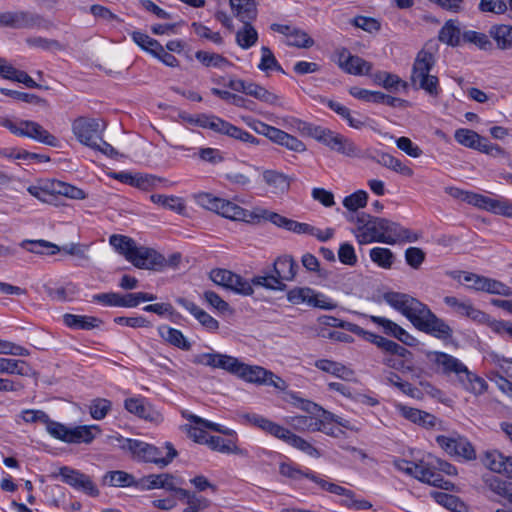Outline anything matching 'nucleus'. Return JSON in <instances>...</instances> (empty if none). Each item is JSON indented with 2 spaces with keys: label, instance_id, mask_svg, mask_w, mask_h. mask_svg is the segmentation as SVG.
<instances>
[{
  "label": "nucleus",
  "instance_id": "nucleus-57",
  "mask_svg": "<svg viewBox=\"0 0 512 512\" xmlns=\"http://www.w3.org/2000/svg\"><path fill=\"white\" fill-rule=\"evenodd\" d=\"M252 284L270 290L284 291L286 289V284L280 282V279L276 278L275 274L256 276L252 279Z\"/></svg>",
  "mask_w": 512,
  "mask_h": 512
},
{
  "label": "nucleus",
  "instance_id": "nucleus-49",
  "mask_svg": "<svg viewBox=\"0 0 512 512\" xmlns=\"http://www.w3.org/2000/svg\"><path fill=\"white\" fill-rule=\"evenodd\" d=\"M368 193L358 190L343 199V206L350 212H357L358 209L367 205Z\"/></svg>",
  "mask_w": 512,
  "mask_h": 512
},
{
  "label": "nucleus",
  "instance_id": "nucleus-35",
  "mask_svg": "<svg viewBox=\"0 0 512 512\" xmlns=\"http://www.w3.org/2000/svg\"><path fill=\"white\" fill-rule=\"evenodd\" d=\"M20 246L34 254L55 255L60 252V247L46 240H24Z\"/></svg>",
  "mask_w": 512,
  "mask_h": 512
},
{
  "label": "nucleus",
  "instance_id": "nucleus-60",
  "mask_svg": "<svg viewBox=\"0 0 512 512\" xmlns=\"http://www.w3.org/2000/svg\"><path fill=\"white\" fill-rule=\"evenodd\" d=\"M225 135H227L231 138H234L236 140H240L244 143L258 145L260 142L259 139L254 137L249 132H247V131L243 130L242 128H239L231 123H229Z\"/></svg>",
  "mask_w": 512,
  "mask_h": 512
},
{
  "label": "nucleus",
  "instance_id": "nucleus-24",
  "mask_svg": "<svg viewBox=\"0 0 512 512\" xmlns=\"http://www.w3.org/2000/svg\"><path fill=\"white\" fill-rule=\"evenodd\" d=\"M315 367L326 372L330 373L335 377H338L345 381H351L354 378V371L339 363L328 359H319L315 362Z\"/></svg>",
  "mask_w": 512,
  "mask_h": 512
},
{
  "label": "nucleus",
  "instance_id": "nucleus-18",
  "mask_svg": "<svg viewBox=\"0 0 512 512\" xmlns=\"http://www.w3.org/2000/svg\"><path fill=\"white\" fill-rule=\"evenodd\" d=\"M124 407L129 413L149 422L159 423L163 419L162 415L144 398H127L124 401Z\"/></svg>",
  "mask_w": 512,
  "mask_h": 512
},
{
  "label": "nucleus",
  "instance_id": "nucleus-63",
  "mask_svg": "<svg viewBox=\"0 0 512 512\" xmlns=\"http://www.w3.org/2000/svg\"><path fill=\"white\" fill-rule=\"evenodd\" d=\"M191 26L197 36L210 40L217 45L223 43V38L219 32H213L207 26L198 22H193Z\"/></svg>",
  "mask_w": 512,
  "mask_h": 512
},
{
  "label": "nucleus",
  "instance_id": "nucleus-13",
  "mask_svg": "<svg viewBox=\"0 0 512 512\" xmlns=\"http://www.w3.org/2000/svg\"><path fill=\"white\" fill-rule=\"evenodd\" d=\"M72 131L77 140L85 146L96 147V140L102 133L101 125L97 119L78 117L72 123Z\"/></svg>",
  "mask_w": 512,
  "mask_h": 512
},
{
  "label": "nucleus",
  "instance_id": "nucleus-2",
  "mask_svg": "<svg viewBox=\"0 0 512 512\" xmlns=\"http://www.w3.org/2000/svg\"><path fill=\"white\" fill-rule=\"evenodd\" d=\"M356 239L360 245L373 242L394 245L402 242H415L418 237L411 230L386 218L374 217L367 213L357 218Z\"/></svg>",
  "mask_w": 512,
  "mask_h": 512
},
{
  "label": "nucleus",
  "instance_id": "nucleus-27",
  "mask_svg": "<svg viewBox=\"0 0 512 512\" xmlns=\"http://www.w3.org/2000/svg\"><path fill=\"white\" fill-rule=\"evenodd\" d=\"M158 333L163 340H165L170 345H173L179 349L184 351H188L191 349L190 342L185 338L183 333L175 328H172L168 325H160L158 327Z\"/></svg>",
  "mask_w": 512,
  "mask_h": 512
},
{
  "label": "nucleus",
  "instance_id": "nucleus-37",
  "mask_svg": "<svg viewBox=\"0 0 512 512\" xmlns=\"http://www.w3.org/2000/svg\"><path fill=\"white\" fill-rule=\"evenodd\" d=\"M454 138L459 144L475 150L483 142V137L477 132L465 128L457 129L454 133Z\"/></svg>",
  "mask_w": 512,
  "mask_h": 512
},
{
  "label": "nucleus",
  "instance_id": "nucleus-52",
  "mask_svg": "<svg viewBox=\"0 0 512 512\" xmlns=\"http://www.w3.org/2000/svg\"><path fill=\"white\" fill-rule=\"evenodd\" d=\"M55 195H62L71 199L82 200L86 198L85 192L70 184L54 180Z\"/></svg>",
  "mask_w": 512,
  "mask_h": 512
},
{
  "label": "nucleus",
  "instance_id": "nucleus-3",
  "mask_svg": "<svg viewBox=\"0 0 512 512\" xmlns=\"http://www.w3.org/2000/svg\"><path fill=\"white\" fill-rule=\"evenodd\" d=\"M427 357L440 373L446 376L455 375L459 384L468 392L475 395L486 392L487 382L471 372L458 358L441 351L428 352Z\"/></svg>",
  "mask_w": 512,
  "mask_h": 512
},
{
  "label": "nucleus",
  "instance_id": "nucleus-21",
  "mask_svg": "<svg viewBox=\"0 0 512 512\" xmlns=\"http://www.w3.org/2000/svg\"><path fill=\"white\" fill-rule=\"evenodd\" d=\"M299 265L292 256L283 255L278 257L273 263V272L280 282L293 281L297 275Z\"/></svg>",
  "mask_w": 512,
  "mask_h": 512
},
{
  "label": "nucleus",
  "instance_id": "nucleus-25",
  "mask_svg": "<svg viewBox=\"0 0 512 512\" xmlns=\"http://www.w3.org/2000/svg\"><path fill=\"white\" fill-rule=\"evenodd\" d=\"M489 36L500 50L512 49V25L494 24L490 27Z\"/></svg>",
  "mask_w": 512,
  "mask_h": 512
},
{
  "label": "nucleus",
  "instance_id": "nucleus-6",
  "mask_svg": "<svg viewBox=\"0 0 512 512\" xmlns=\"http://www.w3.org/2000/svg\"><path fill=\"white\" fill-rule=\"evenodd\" d=\"M119 445L122 449L129 451L134 458L144 462H150L165 467L178 455L176 449L170 442H165L157 447L137 439L120 438Z\"/></svg>",
  "mask_w": 512,
  "mask_h": 512
},
{
  "label": "nucleus",
  "instance_id": "nucleus-43",
  "mask_svg": "<svg viewBox=\"0 0 512 512\" xmlns=\"http://www.w3.org/2000/svg\"><path fill=\"white\" fill-rule=\"evenodd\" d=\"M461 32L452 21H447L439 32V40L452 47L460 44Z\"/></svg>",
  "mask_w": 512,
  "mask_h": 512
},
{
  "label": "nucleus",
  "instance_id": "nucleus-29",
  "mask_svg": "<svg viewBox=\"0 0 512 512\" xmlns=\"http://www.w3.org/2000/svg\"><path fill=\"white\" fill-rule=\"evenodd\" d=\"M64 324L72 329L91 330L100 326L102 321L94 316L75 315L66 313L63 315Z\"/></svg>",
  "mask_w": 512,
  "mask_h": 512
},
{
  "label": "nucleus",
  "instance_id": "nucleus-7",
  "mask_svg": "<svg viewBox=\"0 0 512 512\" xmlns=\"http://www.w3.org/2000/svg\"><path fill=\"white\" fill-rule=\"evenodd\" d=\"M307 134L316 141L324 144L330 150L351 158L362 156L361 149L355 142L337 132L322 126H307Z\"/></svg>",
  "mask_w": 512,
  "mask_h": 512
},
{
  "label": "nucleus",
  "instance_id": "nucleus-62",
  "mask_svg": "<svg viewBox=\"0 0 512 512\" xmlns=\"http://www.w3.org/2000/svg\"><path fill=\"white\" fill-rule=\"evenodd\" d=\"M425 252L418 247H409L405 250V261L413 269H419L425 261Z\"/></svg>",
  "mask_w": 512,
  "mask_h": 512
},
{
  "label": "nucleus",
  "instance_id": "nucleus-11",
  "mask_svg": "<svg viewBox=\"0 0 512 512\" xmlns=\"http://www.w3.org/2000/svg\"><path fill=\"white\" fill-rule=\"evenodd\" d=\"M436 443L449 456L466 461L474 460L476 458V452L473 445L463 436L439 435L436 437Z\"/></svg>",
  "mask_w": 512,
  "mask_h": 512
},
{
  "label": "nucleus",
  "instance_id": "nucleus-41",
  "mask_svg": "<svg viewBox=\"0 0 512 512\" xmlns=\"http://www.w3.org/2000/svg\"><path fill=\"white\" fill-rule=\"evenodd\" d=\"M315 291L310 287H295L287 292V300L294 304H307L311 306Z\"/></svg>",
  "mask_w": 512,
  "mask_h": 512
},
{
  "label": "nucleus",
  "instance_id": "nucleus-23",
  "mask_svg": "<svg viewBox=\"0 0 512 512\" xmlns=\"http://www.w3.org/2000/svg\"><path fill=\"white\" fill-rule=\"evenodd\" d=\"M234 16L241 22L254 21L258 15L256 0H229Z\"/></svg>",
  "mask_w": 512,
  "mask_h": 512
},
{
  "label": "nucleus",
  "instance_id": "nucleus-28",
  "mask_svg": "<svg viewBox=\"0 0 512 512\" xmlns=\"http://www.w3.org/2000/svg\"><path fill=\"white\" fill-rule=\"evenodd\" d=\"M443 301L447 306L453 308L458 314L462 316H467L473 320H480L484 316L482 311L475 308L468 301H460L454 296H446L444 297Z\"/></svg>",
  "mask_w": 512,
  "mask_h": 512
},
{
  "label": "nucleus",
  "instance_id": "nucleus-56",
  "mask_svg": "<svg viewBox=\"0 0 512 512\" xmlns=\"http://www.w3.org/2000/svg\"><path fill=\"white\" fill-rule=\"evenodd\" d=\"M287 443L311 457L317 458L320 456L317 448H315L310 442L294 433H291Z\"/></svg>",
  "mask_w": 512,
  "mask_h": 512
},
{
  "label": "nucleus",
  "instance_id": "nucleus-40",
  "mask_svg": "<svg viewBox=\"0 0 512 512\" xmlns=\"http://www.w3.org/2000/svg\"><path fill=\"white\" fill-rule=\"evenodd\" d=\"M246 95L252 96L271 105H281L280 97L278 95L253 82H249Z\"/></svg>",
  "mask_w": 512,
  "mask_h": 512
},
{
  "label": "nucleus",
  "instance_id": "nucleus-30",
  "mask_svg": "<svg viewBox=\"0 0 512 512\" xmlns=\"http://www.w3.org/2000/svg\"><path fill=\"white\" fill-rule=\"evenodd\" d=\"M347 330L356 335L362 336L366 341L375 344L378 348L387 353L389 352L391 344L393 342L392 340H389L383 336L366 331L362 327L354 323H348Z\"/></svg>",
  "mask_w": 512,
  "mask_h": 512
},
{
  "label": "nucleus",
  "instance_id": "nucleus-26",
  "mask_svg": "<svg viewBox=\"0 0 512 512\" xmlns=\"http://www.w3.org/2000/svg\"><path fill=\"white\" fill-rule=\"evenodd\" d=\"M243 26L235 34L236 44L243 50L255 46L259 39L258 31L252 25V21L242 22Z\"/></svg>",
  "mask_w": 512,
  "mask_h": 512
},
{
  "label": "nucleus",
  "instance_id": "nucleus-34",
  "mask_svg": "<svg viewBox=\"0 0 512 512\" xmlns=\"http://www.w3.org/2000/svg\"><path fill=\"white\" fill-rule=\"evenodd\" d=\"M110 245L121 255H123L126 260L128 257H132L137 245L136 242L124 235L113 234L109 238Z\"/></svg>",
  "mask_w": 512,
  "mask_h": 512
},
{
  "label": "nucleus",
  "instance_id": "nucleus-39",
  "mask_svg": "<svg viewBox=\"0 0 512 512\" xmlns=\"http://www.w3.org/2000/svg\"><path fill=\"white\" fill-rule=\"evenodd\" d=\"M207 445L214 451L225 454H240L241 450L231 439H224L220 436H209Z\"/></svg>",
  "mask_w": 512,
  "mask_h": 512
},
{
  "label": "nucleus",
  "instance_id": "nucleus-59",
  "mask_svg": "<svg viewBox=\"0 0 512 512\" xmlns=\"http://www.w3.org/2000/svg\"><path fill=\"white\" fill-rule=\"evenodd\" d=\"M133 41L143 50L147 51L152 55L153 50L160 45V42L156 39L151 38L146 33L140 31H133L131 33Z\"/></svg>",
  "mask_w": 512,
  "mask_h": 512
},
{
  "label": "nucleus",
  "instance_id": "nucleus-44",
  "mask_svg": "<svg viewBox=\"0 0 512 512\" xmlns=\"http://www.w3.org/2000/svg\"><path fill=\"white\" fill-rule=\"evenodd\" d=\"M92 428L96 426H78L75 428H69L67 443H91L94 439Z\"/></svg>",
  "mask_w": 512,
  "mask_h": 512
},
{
  "label": "nucleus",
  "instance_id": "nucleus-19",
  "mask_svg": "<svg viewBox=\"0 0 512 512\" xmlns=\"http://www.w3.org/2000/svg\"><path fill=\"white\" fill-rule=\"evenodd\" d=\"M483 465L492 472L512 480V457L505 456L499 451H487L481 458Z\"/></svg>",
  "mask_w": 512,
  "mask_h": 512
},
{
  "label": "nucleus",
  "instance_id": "nucleus-31",
  "mask_svg": "<svg viewBox=\"0 0 512 512\" xmlns=\"http://www.w3.org/2000/svg\"><path fill=\"white\" fill-rule=\"evenodd\" d=\"M264 182L275 191L284 192L289 189L291 178L277 170H264L262 173Z\"/></svg>",
  "mask_w": 512,
  "mask_h": 512
},
{
  "label": "nucleus",
  "instance_id": "nucleus-61",
  "mask_svg": "<svg viewBox=\"0 0 512 512\" xmlns=\"http://www.w3.org/2000/svg\"><path fill=\"white\" fill-rule=\"evenodd\" d=\"M478 9L483 13L504 14L508 5L505 0H480Z\"/></svg>",
  "mask_w": 512,
  "mask_h": 512
},
{
  "label": "nucleus",
  "instance_id": "nucleus-9",
  "mask_svg": "<svg viewBox=\"0 0 512 512\" xmlns=\"http://www.w3.org/2000/svg\"><path fill=\"white\" fill-rule=\"evenodd\" d=\"M0 124L17 136L27 137L51 147H56L58 145L57 138L49 133L38 122L31 120H20L18 122H14L10 119H3Z\"/></svg>",
  "mask_w": 512,
  "mask_h": 512
},
{
  "label": "nucleus",
  "instance_id": "nucleus-54",
  "mask_svg": "<svg viewBox=\"0 0 512 512\" xmlns=\"http://www.w3.org/2000/svg\"><path fill=\"white\" fill-rule=\"evenodd\" d=\"M321 419H316L311 416H295L291 419V424L296 430L300 431H318Z\"/></svg>",
  "mask_w": 512,
  "mask_h": 512
},
{
  "label": "nucleus",
  "instance_id": "nucleus-46",
  "mask_svg": "<svg viewBox=\"0 0 512 512\" xmlns=\"http://www.w3.org/2000/svg\"><path fill=\"white\" fill-rule=\"evenodd\" d=\"M150 200L154 204L160 205L177 213H181L185 209V205L183 204L181 198L173 195L167 196L161 194H152L150 196Z\"/></svg>",
  "mask_w": 512,
  "mask_h": 512
},
{
  "label": "nucleus",
  "instance_id": "nucleus-4",
  "mask_svg": "<svg viewBox=\"0 0 512 512\" xmlns=\"http://www.w3.org/2000/svg\"><path fill=\"white\" fill-rule=\"evenodd\" d=\"M433 47L426 44L414 60L410 81L417 90L425 91L431 97H438L441 93L439 79L430 72L436 64V57Z\"/></svg>",
  "mask_w": 512,
  "mask_h": 512
},
{
  "label": "nucleus",
  "instance_id": "nucleus-42",
  "mask_svg": "<svg viewBox=\"0 0 512 512\" xmlns=\"http://www.w3.org/2000/svg\"><path fill=\"white\" fill-rule=\"evenodd\" d=\"M27 364L23 360L12 358H0V374L27 375Z\"/></svg>",
  "mask_w": 512,
  "mask_h": 512
},
{
  "label": "nucleus",
  "instance_id": "nucleus-48",
  "mask_svg": "<svg viewBox=\"0 0 512 512\" xmlns=\"http://www.w3.org/2000/svg\"><path fill=\"white\" fill-rule=\"evenodd\" d=\"M261 71L275 70L280 73H285L281 65L278 63L271 49L267 46L261 48V60L258 64Z\"/></svg>",
  "mask_w": 512,
  "mask_h": 512
},
{
  "label": "nucleus",
  "instance_id": "nucleus-53",
  "mask_svg": "<svg viewBox=\"0 0 512 512\" xmlns=\"http://www.w3.org/2000/svg\"><path fill=\"white\" fill-rule=\"evenodd\" d=\"M286 44L297 48H310L314 45V40L305 31L295 27L289 34Z\"/></svg>",
  "mask_w": 512,
  "mask_h": 512
},
{
  "label": "nucleus",
  "instance_id": "nucleus-55",
  "mask_svg": "<svg viewBox=\"0 0 512 512\" xmlns=\"http://www.w3.org/2000/svg\"><path fill=\"white\" fill-rule=\"evenodd\" d=\"M111 407V401L104 398H96L92 400L89 406L90 415L95 420H102L111 410Z\"/></svg>",
  "mask_w": 512,
  "mask_h": 512
},
{
  "label": "nucleus",
  "instance_id": "nucleus-64",
  "mask_svg": "<svg viewBox=\"0 0 512 512\" xmlns=\"http://www.w3.org/2000/svg\"><path fill=\"white\" fill-rule=\"evenodd\" d=\"M489 212L512 218V202L507 199H491Z\"/></svg>",
  "mask_w": 512,
  "mask_h": 512
},
{
  "label": "nucleus",
  "instance_id": "nucleus-8",
  "mask_svg": "<svg viewBox=\"0 0 512 512\" xmlns=\"http://www.w3.org/2000/svg\"><path fill=\"white\" fill-rule=\"evenodd\" d=\"M197 202L202 207L213 211L225 218L231 219V220H241L245 222H253V210L249 211L246 210L239 205L213 196L209 193H201L197 196Z\"/></svg>",
  "mask_w": 512,
  "mask_h": 512
},
{
  "label": "nucleus",
  "instance_id": "nucleus-36",
  "mask_svg": "<svg viewBox=\"0 0 512 512\" xmlns=\"http://www.w3.org/2000/svg\"><path fill=\"white\" fill-rule=\"evenodd\" d=\"M430 496L440 505L454 512H461L465 506L455 495L449 494L445 491H430Z\"/></svg>",
  "mask_w": 512,
  "mask_h": 512
},
{
  "label": "nucleus",
  "instance_id": "nucleus-12",
  "mask_svg": "<svg viewBox=\"0 0 512 512\" xmlns=\"http://www.w3.org/2000/svg\"><path fill=\"white\" fill-rule=\"evenodd\" d=\"M11 29L47 28L48 22L37 13L29 11L3 12V26Z\"/></svg>",
  "mask_w": 512,
  "mask_h": 512
},
{
  "label": "nucleus",
  "instance_id": "nucleus-1",
  "mask_svg": "<svg viewBox=\"0 0 512 512\" xmlns=\"http://www.w3.org/2000/svg\"><path fill=\"white\" fill-rule=\"evenodd\" d=\"M383 300L405 316L421 332L435 338L447 340L452 337V328L437 317L429 307L406 293L389 291L382 295Z\"/></svg>",
  "mask_w": 512,
  "mask_h": 512
},
{
  "label": "nucleus",
  "instance_id": "nucleus-50",
  "mask_svg": "<svg viewBox=\"0 0 512 512\" xmlns=\"http://www.w3.org/2000/svg\"><path fill=\"white\" fill-rule=\"evenodd\" d=\"M156 295L146 292L128 293L120 296V307L133 308L141 302L154 301Z\"/></svg>",
  "mask_w": 512,
  "mask_h": 512
},
{
  "label": "nucleus",
  "instance_id": "nucleus-16",
  "mask_svg": "<svg viewBox=\"0 0 512 512\" xmlns=\"http://www.w3.org/2000/svg\"><path fill=\"white\" fill-rule=\"evenodd\" d=\"M337 64L344 72L351 75H370L372 70L370 62L352 55L346 48L337 52Z\"/></svg>",
  "mask_w": 512,
  "mask_h": 512
},
{
  "label": "nucleus",
  "instance_id": "nucleus-38",
  "mask_svg": "<svg viewBox=\"0 0 512 512\" xmlns=\"http://www.w3.org/2000/svg\"><path fill=\"white\" fill-rule=\"evenodd\" d=\"M370 259L377 266L383 269H390L395 261L394 253L384 247H374L369 253Z\"/></svg>",
  "mask_w": 512,
  "mask_h": 512
},
{
  "label": "nucleus",
  "instance_id": "nucleus-5",
  "mask_svg": "<svg viewBox=\"0 0 512 512\" xmlns=\"http://www.w3.org/2000/svg\"><path fill=\"white\" fill-rule=\"evenodd\" d=\"M396 467L416 480H429L443 475H457V469L454 465L432 454H425L418 461L400 460L396 462Z\"/></svg>",
  "mask_w": 512,
  "mask_h": 512
},
{
  "label": "nucleus",
  "instance_id": "nucleus-58",
  "mask_svg": "<svg viewBox=\"0 0 512 512\" xmlns=\"http://www.w3.org/2000/svg\"><path fill=\"white\" fill-rule=\"evenodd\" d=\"M482 292H487L489 294L501 295V296H511L512 290L509 286L504 284L501 281L492 278H485L484 286Z\"/></svg>",
  "mask_w": 512,
  "mask_h": 512
},
{
  "label": "nucleus",
  "instance_id": "nucleus-17",
  "mask_svg": "<svg viewBox=\"0 0 512 512\" xmlns=\"http://www.w3.org/2000/svg\"><path fill=\"white\" fill-rule=\"evenodd\" d=\"M372 323L382 329V332L390 337L396 338L405 345L412 346L416 339L396 322L382 316H369Z\"/></svg>",
  "mask_w": 512,
  "mask_h": 512
},
{
  "label": "nucleus",
  "instance_id": "nucleus-51",
  "mask_svg": "<svg viewBox=\"0 0 512 512\" xmlns=\"http://www.w3.org/2000/svg\"><path fill=\"white\" fill-rule=\"evenodd\" d=\"M462 38L465 42L472 43L481 50L487 51L492 48V42L489 39L491 37L489 34L486 35L481 32L468 30L462 34Z\"/></svg>",
  "mask_w": 512,
  "mask_h": 512
},
{
  "label": "nucleus",
  "instance_id": "nucleus-20",
  "mask_svg": "<svg viewBox=\"0 0 512 512\" xmlns=\"http://www.w3.org/2000/svg\"><path fill=\"white\" fill-rule=\"evenodd\" d=\"M115 487H124L130 488L132 493L138 491H146L153 490L156 488H166L173 490L175 492V496L179 499H187L192 497L189 491L182 488H174L172 482H119L118 484H114Z\"/></svg>",
  "mask_w": 512,
  "mask_h": 512
},
{
  "label": "nucleus",
  "instance_id": "nucleus-10",
  "mask_svg": "<svg viewBox=\"0 0 512 512\" xmlns=\"http://www.w3.org/2000/svg\"><path fill=\"white\" fill-rule=\"evenodd\" d=\"M236 376L252 384L273 386L280 390L286 387L284 380L279 376H276L272 371L258 365H249L240 362Z\"/></svg>",
  "mask_w": 512,
  "mask_h": 512
},
{
  "label": "nucleus",
  "instance_id": "nucleus-45",
  "mask_svg": "<svg viewBox=\"0 0 512 512\" xmlns=\"http://www.w3.org/2000/svg\"><path fill=\"white\" fill-rule=\"evenodd\" d=\"M195 57L206 67L220 68L232 65V63L227 58L217 53H209L200 50L195 53Z\"/></svg>",
  "mask_w": 512,
  "mask_h": 512
},
{
  "label": "nucleus",
  "instance_id": "nucleus-33",
  "mask_svg": "<svg viewBox=\"0 0 512 512\" xmlns=\"http://www.w3.org/2000/svg\"><path fill=\"white\" fill-rule=\"evenodd\" d=\"M27 191L41 202L51 203L55 197L54 180L41 181L36 185H30Z\"/></svg>",
  "mask_w": 512,
  "mask_h": 512
},
{
  "label": "nucleus",
  "instance_id": "nucleus-32",
  "mask_svg": "<svg viewBox=\"0 0 512 512\" xmlns=\"http://www.w3.org/2000/svg\"><path fill=\"white\" fill-rule=\"evenodd\" d=\"M253 214L252 223H259L261 220H266L273 223L277 227L288 230L289 224L291 222V219L261 207L254 208Z\"/></svg>",
  "mask_w": 512,
  "mask_h": 512
},
{
  "label": "nucleus",
  "instance_id": "nucleus-15",
  "mask_svg": "<svg viewBox=\"0 0 512 512\" xmlns=\"http://www.w3.org/2000/svg\"><path fill=\"white\" fill-rule=\"evenodd\" d=\"M128 261L139 269L148 270H160L166 264V258L154 249L138 246Z\"/></svg>",
  "mask_w": 512,
  "mask_h": 512
},
{
  "label": "nucleus",
  "instance_id": "nucleus-47",
  "mask_svg": "<svg viewBox=\"0 0 512 512\" xmlns=\"http://www.w3.org/2000/svg\"><path fill=\"white\" fill-rule=\"evenodd\" d=\"M386 380L388 383L397 387L401 392L412 398L419 399L421 397L422 393L418 388L414 387L409 382L402 381L401 377L394 372H389Z\"/></svg>",
  "mask_w": 512,
  "mask_h": 512
},
{
  "label": "nucleus",
  "instance_id": "nucleus-22",
  "mask_svg": "<svg viewBox=\"0 0 512 512\" xmlns=\"http://www.w3.org/2000/svg\"><path fill=\"white\" fill-rule=\"evenodd\" d=\"M396 409L401 414V416L415 424L426 428L434 427L436 425L437 418L430 413L419 410L417 408L405 406L403 404L396 405Z\"/></svg>",
  "mask_w": 512,
  "mask_h": 512
},
{
  "label": "nucleus",
  "instance_id": "nucleus-14",
  "mask_svg": "<svg viewBox=\"0 0 512 512\" xmlns=\"http://www.w3.org/2000/svg\"><path fill=\"white\" fill-rule=\"evenodd\" d=\"M192 362L196 365L208 366L213 369H222L236 376L241 361L231 355L210 352L195 355Z\"/></svg>",
  "mask_w": 512,
  "mask_h": 512
}]
</instances>
